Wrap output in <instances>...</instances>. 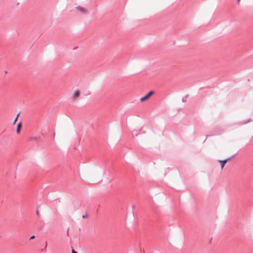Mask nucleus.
I'll return each mask as SVG.
<instances>
[{
	"label": "nucleus",
	"mask_w": 253,
	"mask_h": 253,
	"mask_svg": "<svg viewBox=\"0 0 253 253\" xmlns=\"http://www.w3.org/2000/svg\"><path fill=\"white\" fill-rule=\"evenodd\" d=\"M21 126H22V123H19L18 124V125H17V129H16V132L18 134H19L20 133V129L21 128Z\"/></svg>",
	"instance_id": "obj_5"
},
{
	"label": "nucleus",
	"mask_w": 253,
	"mask_h": 253,
	"mask_svg": "<svg viewBox=\"0 0 253 253\" xmlns=\"http://www.w3.org/2000/svg\"><path fill=\"white\" fill-rule=\"evenodd\" d=\"M77 9L80 11L81 12L83 13H86L87 12V10L85 8L82 7V6H77L76 7Z\"/></svg>",
	"instance_id": "obj_3"
},
{
	"label": "nucleus",
	"mask_w": 253,
	"mask_h": 253,
	"mask_svg": "<svg viewBox=\"0 0 253 253\" xmlns=\"http://www.w3.org/2000/svg\"><path fill=\"white\" fill-rule=\"evenodd\" d=\"M80 96V91L79 90H76L73 94L72 98L74 100H76Z\"/></svg>",
	"instance_id": "obj_2"
},
{
	"label": "nucleus",
	"mask_w": 253,
	"mask_h": 253,
	"mask_svg": "<svg viewBox=\"0 0 253 253\" xmlns=\"http://www.w3.org/2000/svg\"><path fill=\"white\" fill-rule=\"evenodd\" d=\"M18 115H17L16 118H15V120H14V123L15 124L16 123V122L17 121V119H18Z\"/></svg>",
	"instance_id": "obj_6"
},
{
	"label": "nucleus",
	"mask_w": 253,
	"mask_h": 253,
	"mask_svg": "<svg viewBox=\"0 0 253 253\" xmlns=\"http://www.w3.org/2000/svg\"><path fill=\"white\" fill-rule=\"evenodd\" d=\"M83 217V218H85V216L84 215Z\"/></svg>",
	"instance_id": "obj_10"
},
{
	"label": "nucleus",
	"mask_w": 253,
	"mask_h": 253,
	"mask_svg": "<svg viewBox=\"0 0 253 253\" xmlns=\"http://www.w3.org/2000/svg\"><path fill=\"white\" fill-rule=\"evenodd\" d=\"M154 93V92L153 91H151L149 92L147 94H146L145 96H144L143 97H141L140 98V101L141 102H143L146 100H147L151 95H152Z\"/></svg>",
	"instance_id": "obj_1"
},
{
	"label": "nucleus",
	"mask_w": 253,
	"mask_h": 253,
	"mask_svg": "<svg viewBox=\"0 0 253 253\" xmlns=\"http://www.w3.org/2000/svg\"><path fill=\"white\" fill-rule=\"evenodd\" d=\"M35 238V236H31V237H30V239H31H31H34Z\"/></svg>",
	"instance_id": "obj_7"
},
{
	"label": "nucleus",
	"mask_w": 253,
	"mask_h": 253,
	"mask_svg": "<svg viewBox=\"0 0 253 253\" xmlns=\"http://www.w3.org/2000/svg\"><path fill=\"white\" fill-rule=\"evenodd\" d=\"M36 213H37V214L38 215H39V211H36Z\"/></svg>",
	"instance_id": "obj_8"
},
{
	"label": "nucleus",
	"mask_w": 253,
	"mask_h": 253,
	"mask_svg": "<svg viewBox=\"0 0 253 253\" xmlns=\"http://www.w3.org/2000/svg\"><path fill=\"white\" fill-rule=\"evenodd\" d=\"M229 160V159H227L225 160H219L218 161L219 163L220 164V166H221V169H223L225 165L227 163V162H228V161Z\"/></svg>",
	"instance_id": "obj_4"
},
{
	"label": "nucleus",
	"mask_w": 253,
	"mask_h": 253,
	"mask_svg": "<svg viewBox=\"0 0 253 253\" xmlns=\"http://www.w3.org/2000/svg\"><path fill=\"white\" fill-rule=\"evenodd\" d=\"M72 253H78L75 252L74 250H72Z\"/></svg>",
	"instance_id": "obj_9"
}]
</instances>
